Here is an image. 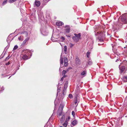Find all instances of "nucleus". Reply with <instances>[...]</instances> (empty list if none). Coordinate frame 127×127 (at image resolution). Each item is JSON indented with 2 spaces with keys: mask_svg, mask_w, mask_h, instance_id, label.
<instances>
[{
  "mask_svg": "<svg viewBox=\"0 0 127 127\" xmlns=\"http://www.w3.org/2000/svg\"><path fill=\"white\" fill-rule=\"evenodd\" d=\"M60 65L61 66V65H63V61H64V66H66L68 65V60L67 58L66 57H64L63 59L62 58V55L61 56V58L60 59Z\"/></svg>",
  "mask_w": 127,
  "mask_h": 127,
  "instance_id": "f257e3e1",
  "label": "nucleus"
},
{
  "mask_svg": "<svg viewBox=\"0 0 127 127\" xmlns=\"http://www.w3.org/2000/svg\"><path fill=\"white\" fill-rule=\"evenodd\" d=\"M121 24H123L127 23V17L125 15H123L121 17Z\"/></svg>",
  "mask_w": 127,
  "mask_h": 127,
  "instance_id": "f03ea898",
  "label": "nucleus"
},
{
  "mask_svg": "<svg viewBox=\"0 0 127 127\" xmlns=\"http://www.w3.org/2000/svg\"><path fill=\"white\" fill-rule=\"evenodd\" d=\"M65 29L64 30L66 33H68L70 31V28L69 26H66L65 27Z\"/></svg>",
  "mask_w": 127,
  "mask_h": 127,
  "instance_id": "7ed1b4c3",
  "label": "nucleus"
},
{
  "mask_svg": "<svg viewBox=\"0 0 127 127\" xmlns=\"http://www.w3.org/2000/svg\"><path fill=\"white\" fill-rule=\"evenodd\" d=\"M95 34L96 35H99L101 37L103 36V33L102 32L96 31L95 32Z\"/></svg>",
  "mask_w": 127,
  "mask_h": 127,
  "instance_id": "20e7f679",
  "label": "nucleus"
},
{
  "mask_svg": "<svg viewBox=\"0 0 127 127\" xmlns=\"http://www.w3.org/2000/svg\"><path fill=\"white\" fill-rule=\"evenodd\" d=\"M75 63L77 65H79L80 64V60L78 58H76V59Z\"/></svg>",
  "mask_w": 127,
  "mask_h": 127,
  "instance_id": "39448f33",
  "label": "nucleus"
},
{
  "mask_svg": "<svg viewBox=\"0 0 127 127\" xmlns=\"http://www.w3.org/2000/svg\"><path fill=\"white\" fill-rule=\"evenodd\" d=\"M120 65H119V67L121 73H122L125 70V67L124 66H122L121 67Z\"/></svg>",
  "mask_w": 127,
  "mask_h": 127,
  "instance_id": "423d86ee",
  "label": "nucleus"
},
{
  "mask_svg": "<svg viewBox=\"0 0 127 127\" xmlns=\"http://www.w3.org/2000/svg\"><path fill=\"white\" fill-rule=\"evenodd\" d=\"M35 6L37 7H38L40 5V2L39 1L37 0H35Z\"/></svg>",
  "mask_w": 127,
  "mask_h": 127,
  "instance_id": "0eeeda50",
  "label": "nucleus"
},
{
  "mask_svg": "<svg viewBox=\"0 0 127 127\" xmlns=\"http://www.w3.org/2000/svg\"><path fill=\"white\" fill-rule=\"evenodd\" d=\"M72 39L73 40L76 42H77L80 39L77 37L76 36H73L72 37Z\"/></svg>",
  "mask_w": 127,
  "mask_h": 127,
  "instance_id": "6e6552de",
  "label": "nucleus"
},
{
  "mask_svg": "<svg viewBox=\"0 0 127 127\" xmlns=\"http://www.w3.org/2000/svg\"><path fill=\"white\" fill-rule=\"evenodd\" d=\"M78 122L76 120H74L72 122L71 124L73 126H74L77 124Z\"/></svg>",
  "mask_w": 127,
  "mask_h": 127,
  "instance_id": "1a4fd4ad",
  "label": "nucleus"
},
{
  "mask_svg": "<svg viewBox=\"0 0 127 127\" xmlns=\"http://www.w3.org/2000/svg\"><path fill=\"white\" fill-rule=\"evenodd\" d=\"M63 22L61 21L57 22L56 23V25L58 26H61Z\"/></svg>",
  "mask_w": 127,
  "mask_h": 127,
  "instance_id": "9d476101",
  "label": "nucleus"
},
{
  "mask_svg": "<svg viewBox=\"0 0 127 127\" xmlns=\"http://www.w3.org/2000/svg\"><path fill=\"white\" fill-rule=\"evenodd\" d=\"M79 102V99L78 97H76L75 98V101L74 103L75 104H76L78 102Z\"/></svg>",
  "mask_w": 127,
  "mask_h": 127,
  "instance_id": "9b49d317",
  "label": "nucleus"
},
{
  "mask_svg": "<svg viewBox=\"0 0 127 127\" xmlns=\"http://www.w3.org/2000/svg\"><path fill=\"white\" fill-rule=\"evenodd\" d=\"M122 80L125 82H127V76H124L122 77Z\"/></svg>",
  "mask_w": 127,
  "mask_h": 127,
  "instance_id": "f8f14e48",
  "label": "nucleus"
},
{
  "mask_svg": "<svg viewBox=\"0 0 127 127\" xmlns=\"http://www.w3.org/2000/svg\"><path fill=\"white\" fill-rule=\"evenodd\" d=\"M74 35H75V36H76L79 39L80 38L81 36L80 33H79L78 34H77L76 33H75L74 34Z\"/></svg>",
  "mask_w": 127,
  "mask_h": 127,
  "instance_id": "ddd939ff",
  "label": "nucleus"
},
{
  "mask_svg": "<svg viewBox=\"0 0 127 127\" xmlns=\"http://www.w3.org/2000/svg\"><path fill=\"white\" fill-rule=\"evenodd\" d=\"M22 58L24 60H26L28 59V56L26 55H24L22 57Z\"/></svg>",
  "mask_w": 127,
  "mask_h": 127,
  "instance_id": "4468645a",
  "label": "nucleus"
},
{
  "mask_svg": "<svg viewBox=\"0 0 127 127\" xmlns=\"http://www.w3.org/2000/svg\"><path fill=\"white\" fill-rule=\"evenodd\" d=\"M68 125V122L66 120L64 123L63 124V125L64 127H66Z\"/></svg>",
  "mask_w": 127,
  "mask_h": 127,
  "instance_id": "2eb2a0df",
  "label": "nucleus"
},
{
  "mask_svg": "<svg viewBox=\"0 0 127 127\" xmlns=\"http://www.w3.org/2000/svg\"><path fill=\"white\" fill-rule=\"evenodd\" d=\"M86 73V71H84L82 72L81 73V75L82 76H85Z\"/></svg>",
  "mask_w": 127,
  "mask_h": 127,
  "instance_id": "dca6fc26",
  "label": "nucleus"
},
{
  "mask_svg": "<svg viewBox=\"0 0 127 127\" xmlns=\"http://www.w3.org/2000/svg\"><path fill=\"white\" fill-rule=\"evenodd\" d=\"M63 49L64 51L65 52V53L66 54V52L67 51V46H64L63 48Z\"/></svg>",
  "mask_w": 127,
  "mask_h": 127,
  "instance_id": "f3484780",
  "label": "nucleus"
},
{
  "mask_svg": "<svg viewBox=\"0 0 127 127\" xmlns=\"http://www.w3.org/2000/svg\"><path fill=\"white\" fill-rule=\"evenodd\" d=\"M29 37H27L26 39L24 40L23 41V44H25L26 43L27 41L29 40Z\"/></svg>",
  "mask_w": 127,
  "mask_h": 127,
  "instance_id": "a211bd4d",
  "label": "nucleus"
},
{
  "mask_svg": "<svg viewBox=\"0 0 127 127\" xmlns=\"http://www.w3.org/2000/svg\"><path fill=\"white\" fill-rule=\"evenodd\" d=\"M65 116L64 115H63L60 119V121L61 122L64 121L65 119Z\"/></svg>",
  "mask_w": 127,
  "mask_h": 127,
  "instance_id": "6ab92c4d",
  "label": "nucleus"
},
{
  "mask_svg": "<svg viewBox=\"0 0 127 127\" xmlns=\"http://www.w3.org/2000/svg\"><path fill=\"white\" fill-rule=\"evenodd\" d=\"M88 64H89L90 65L92 64V61L90 59H89L88 60Z\"/></svg>",
  "mask_w": 127,
  "mask_h": 127,
  "instance_id": "aec40b11",
  "label": "nucleus"
},
{
  "mask_svg": "<svg viewBox=\"0 0 127 127\" xmlns=\"http://www.w3.org/2000/svg\"><path fill=\"white\" fill-rule=\"evenodd\" d=\"M67 84H68V82H66L64 86V89L63 91H64V90L67 87Z\"/></svg>",
  "mask_w": 127,
  "mask_h": 127,
  "instance_id": "412c9836",
  "label": "nucleus"
},
{
  "mask_svg": "<svg viewBox=\"0 0 127 127\" xmlns=\"http://www.w3.org/2000/svg\"><path fill=\"white\" fill-rule=\"evenodd\" d=\"M17 0H8V2L9 3H11L16 1Z\"/></svg>",
  "mask_w": 127,
  "mask_h": 127,
  "instance_id": "4be33fe9",
  "label": "nucleus"
},
{
  "mask_svg": "<svg viewBox=\"0 0 127 127\" xmlns=\"http://www.w3.org/2000/svg\"><path fill=\"white\" fill-rule=\"evenodd\" d=\"M91 52H90L88 51L87 53V57L88 58H89L90 57V54Z\"/></svg>",
  "mask_w": 127,
  "mask_h": 127,
  "instance_id": "5701e85b",
  "label": "nucleus"
},
{
  "mask_svg": "<svg viewBox=\"0 0 127 127\" xmlns=\"http://www.w3.org/2000/svg\"><path fill=\"white\" fill-rule=\"evenodd\" d=\"M58 115L59 116H60L62 115V111H60V112H58Z\"/></svg>",
  "mask_w": 127,
  "mask_h": 127,
  "instance_id": "b1692460",
  "label": "nucleus"
},
{
  "mask_svg": "<svg viewBox=\"0 0 127 127\" xmlns=\"http://www.w3.org/2000/svg\"><path fill=\"white\" fill-rule=\"evenodd\" d=\"M7 0H5L2 3V5H4L5 3H7Z\"/></svg>",
  "mask_w": 127,
  "mask_h": 127,
  "instance_id": "393cba45",
  "label": "nucleus"
},
{
  "mask_svg": "<svg viewBox=\"0 0 127 127\" xmlns=\"http://www.w3.org/2000/svg\"><path fill=\"white\" fill-rule=\"evenodd\" d=\"M61 41H63L64 40H65V38L63 36L61 37Z\"/></svg>",
  "mask_w": 127,
  "mask_h": 127,
  "instance_id": "a878e982",
  "label": "nucleus"
},
{
  "mask_svg": "<svg viewBox=\"0 0 127 127\" xmlns=\"http://www.w3.org/2000/svg\"><path fill=\"white\" fill-rule=\"evenodd\" d=\"M18 48V46L17 45H15L14 46V47L13 49V50H15L16 49H17Z\"/></svg>",
  "mask_w": 127,
  "mask_h": 127,
  "instance_id": "bb28decb",
  "label": "nucleus"
},
{
  "mask_svg": "<svg viewBox=\"0 0 127 127\" xmlns=\"http://www.w3.org/2000/svg\"><path fill=\"white\" fill-rule=\"evenodd\" d=\"M72 114L74 117L75 116V113L73 111H72Z\"/></svg>",
  "mask_w": 127,
  "mask_h": 127,
  "instance_id": "cd10ccee",
  "label": "nucleus"
},
{
  "mask_svg": "<svg viewBox=\"0 0 127 127\" xmlns=\"http://www.w3.org/2000/svg\"><path fill=\"white\" fill-rule=\"evenodd\" d=\"M10 58V57H9V56H7L5 59V61H6L7 60L9 59Z\"/></svg>",
  "mask_w": 127,
  "mask_h": 127,
  "instance_id": "c85d7f7f",
  "label": "nucleus"
},
{
  "mask_svg": "<svg viewBox=\"0 0 127 127\" xmlns=\"http://www.w3.org/2000/svg\"><path fill=\"white\" fill-rule=\"evenodd\" d=\"M68 97L69 98H72V95L71 94H69L68 95Z\"/></svg>",
  "mask_w": 127,
  "mask_h": 127,
  "instance_id": "c756f323",
  "label": "nucleus"
},
{
  "mask_svg": "<svg viewBox=\"0 0 127 127\" xmlns=\"http://www.w3.org/2000/svg\"><path fill=\"white\" fill-rule=\"evenodd\" d=\"M70 47L72 48L74 46V44L71 43H70Z\"/></svg>",
  "mask_w": 127,
  "mask_h": 127,
  "instance_id": "7c9ffc66",
  "label": "nucleus"
},
{
  "mask_svg": "<svg viewBox=\"0 0 127 127\" xmlns=\"http://www.w3.org/2000/svg\"><path fill=\"white\" fill-rule=\"evenodd\" d=\"M66 73V71L64 70H63V74L65 75Z\"/></svg>",
  "mask_w": 127,
  "mask_h": 127,
  "instance_id": "2f4dec72",
  "label": "nucleus"
},
{
  "mask_svg": "<svg viewBox=\"0 0 127 127\" xmlns=\"http://www.w3.org/2000/svg\"><path fill=\"white\" fill-rule=\"evenodd\" d=\"M10 64V63L9 62H8L7 63H6L5 64L6 65H8Z\"/></svg>",
  "mask_w": 127,
  "mask_h": 127,
  "instance_id": "473e14b6",
  "label": "nucleus"
},
{
  "mask_svg": "<svg viewBox=\"0 0 127 127\" xmlns=\"http://www.w3.org/2000/svg\"><path fill=\"white\" fill-rule=\"evenodd\" d=\"M3 90V88H0V92H1Z\"/></svg>",
  "mask_w": 127,
  "mask_h": 127,
  "instance_id": "72a5a7b5",
  "label": "nucleus"
},
{
  "mask_svg": "<svg viewBox=\"0 0 127 127\" xmlns=\"http://www.w3.org/2000/svg\"><path fill=\"white\" fill-rule=\"evenodd\" d=\"M21 36H20L18 38V39L19 40H21Z\"/></svg>",
  "mask_w": 127,
  "mask_h": 127,
  "instance_id": "f704fd0d",
  "label": "nucleus"
},
{
  "mask_svg": "<svg viewBox=\"0 0 127 127\" xmlns=\"http://www.w3.org/2000/svg\"><path fill=\"white\" fill-rule=\"evenodd\" d=\"M99 40L100 41H103V39H99Z\"/></svg>",
  "mask_w": 127,
  "mask_h": 127,
  "instance_id": "c9c22d12",
  "label": "nucleus"
},
{
  "mask_svg": "<svg viewBox=\"0 0 127 127\" xmlns=\"http://www.w3.org/2000/svg\"><path fill=\"white\" fill-rule=\"evenodd\" d=\"M119 60H120L119 59H118L116 60V62H117L118 61H119Z\"/></svg>",
  "mask_w": 127,
  "mask_h": 127,
  "instance_id": "e433bc0d",
  "label": "nucleus"
},
{
  "mask_svg": "<svg viewBox=\"0 0 127 127\" xmlns=\"http://www.w3.org/2000/svg\"><path fill=\"white\" fill-rule=\"evenodd\" d=\"M60 91V89H58V93Z\"/></svg>",
  "mask_w": 127,
  "mask_h": 127,
  "instance_id": "4c0bfd02",
  "label": "nucleus"
},
{
  "mask_svg": "<svg viewBox=\"0 0 127 127\" xmlns=\"http://www.w3.org/2000/svg\"><path fill=\"white\" fill-rule=\"evenodd\" d=\"M63 77H62L61 78V80H63Z\"/></svg>",
  "mask_w": 127,
  "mask_h": 127,
  "instance_id": "58836bf2",
  "label": "nucleus"
},
{
  "mask_svg": "<svg viewBox=\"0 0 127 127\" xmlns=\"http://www.w3.org/2000/svg\"><path fill=\"white\" fill-rule=\"evenodd\" d=\"M70 119V117H68V120H69V119Z\"/></svg>",
  "mask_w": 127,
  "mask_h": 127,
  "instance_id": "ea45409f",
  "label": "nucleus"
},
{
  "mask_svg": "<svg viewBox=\"0 0 127 127\" xmlns=\"http://www.w3.org/2000/svg\"><path fill=\"white\" fill-rule=\"evenodd\" d=\"M63 94L64 95V92H63Z\"/></svg>",
  "mask_w": 127,
  "mask_h": 127,
  "instance_id": "a19ab883",
  "label": "nucleus"
},
{
  "mask_svg": "<svg viewBox=\"0 0 127 127\" xmlns=\"http://www.w3.org/2000/svg\"><path fill=\"white\" fill-rule=\"evenodd\" d=\"M61 70V68H60L59 69V70Z\"/></svg>",
  "mask_w": 127,
  "mask_h": 127,
  "instance_id": "79ce46f5",
  "label": "nucleus"
},
{
  "mask_svg": "<svg viewBox=\"0 0 127 127\" xmlns=\"http://www.w3.org/2000/svg\"><path fill=\"white\" fill-rule=\"evenodd\" d=\"M62 127V126H60V127Z\"/></svg>",
  "mask_w": 127,
  "mask_h": 127,
  "instance_id": "37998d69",
  "label": "nucleus"
},
{
  "mask_svg": "<svg viewBox=\"0 0 127 127\" xmlns=\"http://www.w3.org/2000/svg\"><path fill=\"white\" fill-rule=\"evenodd\" d=\"M98 45H100V44H99V43L98 44Z\"/></svg>",
  "mask_w": 127,
  "mask_h": 127,
  "instance_id": "c03bdc74",
  "label": "nucleus"
},
{
  "mask_svg": "<svg viewBox=\"0 0 127 127\" xmlns=\"http://www.w3.org/2000/svg\"><path fill=\"white\" fill-rule=\"evenodd\" d=\"M10 77V76L9 77V78Z\"/></svg>",
  "mask_w": 127,
  "mask_h": 127,
  "instance_id": "a18cd8bd",
  "label": "nucleus"
}]
</instances>
